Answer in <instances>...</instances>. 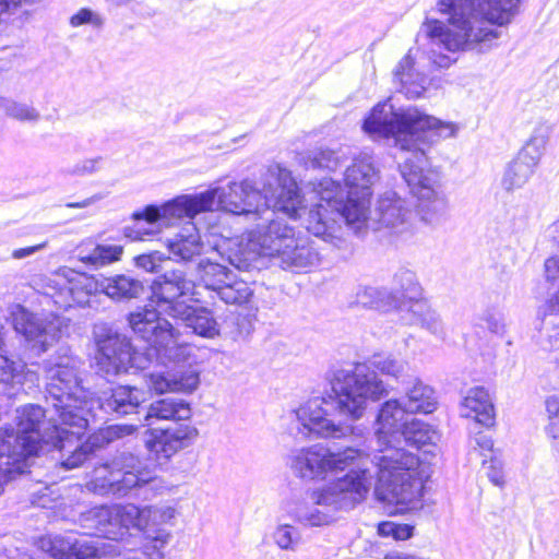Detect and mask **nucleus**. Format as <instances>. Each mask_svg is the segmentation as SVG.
I'll use <instances>...</instances> for the list:
<instances>
[{
  "label": "nucleus",
  "mask_w": 559,
  "mask_h": 559,
  "mask_svg": "<svg viewBox=\"0 0 559 559\" xmlns=\"http://www.w3.org/2000/svg\"><path fill=\"white\" fill-rule=\"evenodd\" d=\"M38 547L52 559H100L119 555V545L104 539H81L50 535L38 540Z\"/></svg>",
  "instance_id": "nucleus-15"
},
{
  "label": "nucleus",
  "mask_w": 559,
  "mask_h": 559,
  "mask_svg": "<svg viewBox=\"0 0 559 559\" xmlns=\"http://www.w3.org/2000/svg\"><path fill=\"white\" fill-rule=\"evenodd\" d=\"M301 201L297 187H280V192L275 194L269 190L262 192L249 179L230 181L226 187L178 195L162 204H148L133 212L134 224L123 227L122 231L131 241L144 240L147 236L159 234L175 218L192 219L200 213L217 209L246 219H263L250 231L249 239L263 254L276 255L295 233L294 227L280 214L297 219Z\"/></svg>",
  "instance_id": "nucleus-1"
},
{
  "label": "nucleus",
  "mask_w": 559,
  "mask_h": 559,
  "mask_svg": "<svg viewBox=\"0 0 559 559\" xmlns=\"http://www.w3.org/2000/svg\"><path fill=\"white\" fill-rule=\"evenodd\" d=\"M393 281L394 289L365 287L357 294L358 302L383 313H396L403 306L421 299V286L413 271L401 269Z\"/></svg>",
  "instance_id": "nucleus-12"
},
{
  "label": "nucleus",
  "mask_w": 559,
  "mask_h": 559,
  "mask_svg": "<svg viewBox=\"0 0 559 559\" xmlns=\"http://www.w3.org/2000/svg\"><path fill=\"white\" fill-rule=\"evenodd\" d=\"M197 436L198 429L186 424L176 423L174 427L148 428L143 433L147 460L162 467L179 450L189 447Z\"/></svg>",
  "instance_id": "nucleus-16"
},
{
  "label": "nucleus",
  "mask_w": 559,
  "mask_h": 559,
  "mask_svg": "<svg viewBox=\"0 0 559 559\" xmlns=\"http://www.w3.org/2000/svg\"><path fill=\"white\" fill-rule=\"evenodd\" d=\"M133 264L136 269L152 274H162L169 265L174 264L170 255L164 252L152 250L133 257Z\"/></svg>",
  "instance_id": "nucleus-33"
},
{
  "label": "nucleus",
  "mask_w": 559,
  "mask_h": 559,
  "mask_svg": "<svg viewBox=\"0 0 559 559\" xmlns=\"http://www.w3.org/2000/svg\"><path fill=\"white\" fill-rule=\"evenodd\" d=\"M376 212L379 223L388 228H396L404 224L411 214L405 201L395 192H385L378 200Z\"/></svg>",
  "instance_id": "nucleus-29"
},
{
  "label": "nucleus",
  "mask_w": 559,
  "mask_h": 559,
  "mask_svg": "<svg viewBox=\"0 0 559 559\" xmlns=\"http://www.w3.org/2000/svg\"><path fill=\"white\" fill-rule=\"evenodd\" d=\"M361 130L372 139H393L395 145L408 154L399 165V171L409 193L419 201L425 221H431L428 215L444 210V199L428 171L427 150L440 140L455 136L457 128L454 123L440 120L415 106L395 109L384 100L370 109L362 119Z\"/></svg>",
  "instance_id": "nucleus-2"
},
{
  "label": "nucleus",
  "mask_w": 559,
  "mask_h": 559,
  "mask_svg": "<svg viewBox=\"0 0 559 559\" xmlns=\"http://www.w3.org/2000/svg\"><path fill=\"white\" fill-rule=\"evenodd\" d=\"M116 515L119 518L121 525L126 528H141L143 526L141 511L134 504L118 508L116 510Z\"/></svg>",
  "instance_id": "nucleus-40"
},
{
  "label": "nucleus",
  "mask_w": 559,
  "mask_h": 559,
  "mask_svg": "<svg viewBox=\"0 0 559 559\" xmlns=\"http://www.w3.org/2000/svg\"><path fill=\"white\" fill-rule=\"evenodd\" d=\"M300 538L298 530L289 524L280 525L275 533V543L282 549H293Z\"/></svg>",
  "instance_id": "nucleus-39"
},
{
  "label": "nucleus",
  "mask_w": 559,
  "mask_h": 559,
  "mask_svg": "<svg viewBox=\"0 0 559 559\" xmlns=\"http://www.w3.org/2000/svg\"><path fill=\"white\" fill-rule=\"evenodd\" d=\"M461 416L472 418L475 424L485 428L495 425V406L489 392L484 386H474L468 390L461 403Z\"/></svg>",
  "instance_id": "nucleus-23"
},
{
  "label": "nucleus",
  "mask_w": 559,
  "mask_h": 559,
  "mask_svg": "<svg viewBox=\"0 0 559 559\" xmlns=\"http://www.w3.org/2000/svg\"><path fill=\"white\" fill-rule=\"evenodd\" d=\"M480 323H476V328L484 329L485 326L492 334H500L503 331L504 324L501 316L491 309H486L479 318Z\"/></svg>",
  "instance_id": "nucleus-42"
},
{
  "label": "nucleus",
  "mask_w": 559,
  "mask_h": 559,
  "mask_svg": "<svg viewBox=\"0 0 559 559\" xmlns=\"http://www.w3.org/2000/svg\"><path fill=\"white\" fill-rule=\"evenodd\" d=\"M302 521L309 526H321L329 523V515L318 509H313L304 515Z\"/></svg>",
  "instance_id": "nucleus-45"
},
{
  "label": "nucleus",
  "mask_w": 559,
  "mask_h": 559,
  "mask_svg": "<svg viewBox=\"0 0 559 559\" xmlns=\"http://www.w3.org/2000/svg\"><path fill=\"white\" fill-rule=\"evenodd\" d=\"M525 0H438L436 11L447 16V22L426 16L416 35L419 48L436 47L448 52L473 50L498 39L497 28L476 23L506 27L520 14Z\"/></svg>",
  "instance_id": "nucleus-5"
},
{
  "label": "nucleus",
  "mask_w": 559,
  "mask_h": 559,
  "mask_svg": "<svg viewBox=\"0 0 559 559\" xmlns=\"http://www.w3.org/2000/svg\"><path fill=\"white\" fill-rule=\"evenodd\" d=\"M558 335H559V332H558ZM556 342H559V338H556Z\"/></svg>",
  "instance_id": "nucleus-52"
},
{
  "label": "nucleus",
  "mask_w": 559,
  "mask_h": 559,
  "mask_svg": "<svg viewBox=\"0 0 559 559\" xmlns=\"http://www.w3.org/2000/svg\"><path fill=\"white\" fill-rule=\"evenodd\" d=\"M428 53V59L436 70L448 69L456 59H452L444 50L436 47L425 49Z\"/></svg>",
  "instance_id": "nucleus-43"
},
{
  "label": "nucleus",
  "mask_w": 559,
  "mask_h": 559,
  "mask_svg": "<svg viewBox=\"0 0 559 559\" xmlns=\"http://www.w3.org/2000/svg\"><path fill=\"white\" fill-rule=\"evenodd\" d=\"M415 60L408 52L394 69V80L399 82V91L403 93L407 98L416 99L424 95L426 92L425 82L426 79L415 73L414 71Z\"/></svg>",
  "instance_id": "nucleus-27"
},
{
  "label": "nucleus",
  "mask_w": 559,
  "mask_h": 559,
  "mask_svg": "<svg viewBox=\"0 0 559 559\" xmlns=\"http://www.w3.org/2000/svg\"><path fill=\"white\" fill-rule=\"evenodd\" d=\"M415 526L408 523L383 521L378 525V534L382 537H392L395 540H407L414 536Z\"/></svg>",
  "instance_id": "nucleus-37"
},
{
  "label": "nucleus",
  "mask_w": 559,
  "mask_h": 559,
  "mask_svg": "<svg viewBox=\"0 0 559 559\" xmlns=\"http://www.w3.org/2000/svg\"><path fill=\"white\" fill-rule=\"evenodd\" d=\"M405 364L392 355L374 354L354 369H335L328 373L331 393L311 397L297 412V418L310 433L323 438H343L352 433V426L335 421L337 415L359 419L367 402L379 401L386 390L377 373L399 379Z\"/></svg>",
  "instance_id": "nucleus-4"
},
{
  "label": "nucleus",
  "mask_w": 559,
  "mask_h": 559,
  "mask_svg": "<svg viewBox=\"0 0 559 559\" xmlns=\"http://www.w3.org/2000/svg\"><path fill=\"white\" fill-rule=\"evenodd\" d=\"M97 200H100V195H93L91 198H87L81 202H69L66 204L69 209H84L96 202Z\"/></svg>",
  "instance_id": "nucleus-48"
},
{
  "label": "nucleus",
  "mask_w": 559,
  "mask_h": 559,
  "mask_svg": "<svg viewBox=\"0 0 559 559\" xmlns=\"http://www.w3.org/2000/svg\"><path fill=\"white\" fill-rule=\"evenodd\" d=\"M59 276H63L67 281V283L71 286H68L67 287V290L69 293H72V290L74 289L75 286L72 285L73 281H74V276L76 275V273L71 270V269H61L58 273Z\"/></svg>",
  "instance_id": "nucleus-49"
},
{
  "label": "nucleus",
  "mask_w": 559,
  "mask_h": 559,
  "mask_svg": "<svg viewBox=\"0 0 559 559\" xmlns=\"http://www.w3.org/2000/svg\"><path fill=\"white\" fill-rule=\"evenodd\" d=\"M393 400L397 402L402 409H405V415H414L416 413L430 414L436 409L437 405L433 389L417 379L411 388L406 389V396L404 399Z\"/></svg>",
  "instance_id": "nucleus-25"
},
{
  "label": "nucleus",
  "mask_w": 559,
  "mask_h": 559,
  "mask_svg": "<svg viewBox=\"0 0 559 559\" xmlns=\"http://www.w3.org/2000/svg\"><path fill=\"white\" fill-rule=\"evenodd\" d=\"M167 249L174 263L197 264L202 259L204 243L195 224L187 223L173 238H168Z\"/></svg>",
  "instance_id": "nucleus-19"
},
{
  "label": "nucleus",
  "mask_w": 559,
  "mask_h": 559,
  "mask_svg": "<svg viewBox=\"0 0 559 559\" xmlns=\"http://www.w3.org/2000/svg\"><path fill=\"white\" fill-rule=\"evenodd\" d=\"M195 272L200 284L213 294L211 295L212 298H215L218 290H221L226 283L228 284L230 278H234L235 273L229 266L212 261L209 258L200 259L197 262Z\"/></svg>",
  "instance_id": "nucleus-24"
},
{
  "label": "nucleus",
  "mask_w": 559,
  "mask_h": 559,
  "mask_svg": "<svg viewBox=\"0 0 559 559\" xmlns=\"http://www.w3.org/2000/svg\"><path fill=\"white\" fill-rule=\"evenodd\" d=\"M128 559H134V558L129 557Z\"/></svg>",
  "instance_id": "nucleus-53"
},
{
  "label": "nucleus",
  "mask_w": 559,
  "mask_h": 559,
  "mask_svg": "<svg viewBox=\"0 0 559 559\" xmlns=\"http://www.w3.org/2000/svg\"><path fill=\"white\" fill-rule=\"evenodd\" d=\"M17 414L16 429L10 425L0 429V495L11 480L27 472L32 457L43 451L64 449L85 433L51 424L46 420L45 409L36 404L19 408Z\"/></svg>",
  "instance_id": "nucleus-8"
},
{
  "label": "nucleus",
  "mask_w": 559,
  "mask_h": 559,
  "mask_svg": "<svg viewBox=\"0 0 559 559\" xmlns=\"http://www.w3.org/2000/svg\"><path fill=\"white\" fill-rule=\"evenodd\" d=\"M545 274L547 281L555 282L559 280V257L549 258L545 261ZM547 311H559V288L546 305Z\"/></svg>",
  "instance_id": "nucleus-38"
},
{
  "label": "nucleus",
  "mask_w": 559,
  "mask_h": 559,
  "mask_svg": "<svg viewBox=\"0 0 559 559\" xmlns=\"http://www.w3.org/2000/svg\"><path fill=\"white\" fill-rule=\"evenodd\" d=\"M372 475L368 468H352L344 476L316 491L313 499L319 506L335 510L352 509L369 492Z\"/></svg>",
  "instance_id": "nucleus-14"
},
{
  "label": "nucleus",
  "mask_w": 559,
  "mask_h": 559,
  "mask_svg": "<svg viewBox=\"0 0 559 559\" xmlns=\"http://www.w3.org/2000/svg\"><path fill=\"white\" fill-rule=\"evenodd\" d=\"M283 269L300 272L319 262V252L307 238L295 237V233L276 254Z\"/></svg>",
  "instance_id": "nucleus-22"
},
{
  "label": "nucleus",
  "mask_w": 559,
  "mask_h": 559,
  "mask_svg": "<svg viewBox=\"0 0 559 559\" xmlns=\"http://www.w3.org/2000/svg\"><path fill=\"white\" fill-rule=\"evenodd\" d=\"M396 314L402 325H420L438 338L443 340L445 336L444 325L439 313L431 309L424 298L403 306Z\"/></svg>",
  "instance_id": "nucleus-20"
},
{
  "label": "nucleus",
  "mask_w": 559,
  "mask_h": 559,
  "mask_svg": "<svg viewBox=\"0 0 559 559\" xmlns=\"http://www.w3.org/2000/svg\"><path fill=\"white\" fill-rule=\"evenodd\" d=\"M378 174L372 156L361 153L346 168L344 186L331 178H323L318 185L319 202L308 213V233L328 241L340 228L337 218L343 219L356 234L365 229Z\"/></svg>",
  "instance_id": "nucleus-6"
},
{
  "label": "nucleus",
  "mask_w": 559,
  "mask_h": 559,
  "mask_svg": "<svg viewBox=\"0 0 559 559\" xmlns=\"http://www.w3.org/2000/svg\"><path fill=\"white\" fill-rule=\"evenodd\" d=\"M40 246H31V247H24L15 249L12 253V257L14 259H24L26 257H29L37 252L39 250Z\"/></svg>",
  "instance_id": "nucleus-47"
},
{
  "label": "nucleus",
  "mask_w": 559,
  "mask_h": 559,
  "mask_svg": "<svg viewBox=\"0 0 559 559\" xmlns=\"http://www.w3.org/2000/svg\"><path fill=\"white\" fill-rule=\"evenodd\" d=\"M376 435L381 447L372 462L377 466L376 495L385 503L396 504L402 512L423 508L425 486L419 476V459L392 445L403 439L405 444L420 450L435 444L437 431L429 424L405 415L394 400L385 401L376 418Z\"/></svg>",
  "instance_id": "nucleus-3"
},
{
  "label": "nucleus",
  "mask_w": 559,
  "mask_h": 559,
  "mask_svg": "<svg viewBox=\"0 0 559 559\" xmlns=\"http://www.w3.org/2000/svg\"><path fill=\"white\" fill-rule=\"evenodd\" d=\"M122 252L123 247L120 245H96L93 251L84 257L83 261L86 264L93 265L95 267L104 266L119 261Z\"/></svg>",
  "instance_id": "nucleus-35"
},
{
  "label": "nucleus",
  "mask_w": 559,
  "mask_h": 559,
  "mask_svg": "<svg viewBox=\"0 0 559 559\" xmlns=\"http://www.w3.org/2000/svg\"><path fill=\"white\" fill-rule=\"evenodd\" d=\"M545 406L548 413L549 423L556 420L559 417V397L556 395L547 397Z\"/></svg>",
  "instance_id": "nucleus-46"
},
{
  "label": "nucleus",
  "mask_w": 559,
  "mask_h": 559,
  "mask_svg": "<svg viewBox=\"0 0 559 559\" xmlns=\"http://www.w3.org/2000/svg\"><path fill=\"white\" fill-rule=\"evenodd\" d=\"M194 286L182 266L171 264L148 285V298L157 309L145 306L127 317L133 334L150 344L162 362L181 360L189 355V345L179 342L178 331L160 312L171 318L183 314L192 301Z\"/></svg>",
  "instance_id": "nucleus-7"
},
{
  "label": "nucleus",
  "mask_w": 559,
  "mask_h": 559,
  "mask_svg": "<svg viewBox=\"0 0 559 559\" xmlns=\"http://www.w3.org/2000/svg\"><path fill=\"white\" fill-rule=\"evenodd\" d=\"M546 143L547 136L543 133H534L530 138L506 169L501 182L504 190L512 191L526 183L544 154Z\"/></svg>",
  "instance_id": "nucleus-18"
},
{
  "label": "nucleus",
  "mask_w": 559,
  "mask_h": 559,
  "mask_svg": "<svg viewBox=\"0 0 559 559\" xmlns=\"http://www.w3.org/2000/svg\"><path fill=\"white\" fill-rule=\"evenodd\" d=\"M0 108L9 117L20 121H37L40 117L38 110L34 107L7 97H0Z\"/></svg>",
  "instance_id": "nucleus-36"
},
{
  "label": "nucleus",
  "mask_w": 559,
  "mask_h": 559,
  "mask_svg": "<svg viewBox=\"0 0 559 559\" xmlns=\"http://www.w3.org/2000/svg\"><path fill=\"white\" fill-rule=\"evenodd\" d=\"M489 480L496 486H502L504 484L503 476L499 471L492 469L488 473Z\"/></svg>",
  "instance_id": "nucleus-50"
},
{
  "label": "nucleus",
  "mask_w": 559,
  "mask_h": 559,
  "mask_svg": "<svg viewBox=\"0 0 559 559\" xmlns=\"http://www.w3.org/2000/svg\"><path fill=\"white\" fill-rule=\"evenodd\" d=\"M147 345V356H143L135 350L128 337L118 333H108L97 341L99 367L107 376L136 373L139 370H144L146 368L145 364L154 357L158 365L167 367L169 364H174L176 368L145 373L146 384L151 391L156 394L168 392L192 393L198 389L200 372L190 366L179 365L190 357V346L189 355L186 358L162 362L152 352L151 345Z\"/></svg>",
  "instance_id": "nucleus-9"
},
{
  "label": "nucleus",
  "mask_w": 559,
  "mask_h": 559,
  "mask_svg": "<svg viewBox=\"0 0 559 559\" xmlns=\"http://www.w3.org/2000/svg\"><path fill=\"white\" fill-rule=\"evenodd\" d=\"M110 442L103 431L94 432L87 439L76 445L71 454L61 463L66 471H71L82 466L86 461L91 460L96 451L105 448Z\"/></svg>",
  "instance_id": "nucleus-31"
},
{
  "label": "nucleus",
  "mask_w": 559,
  "mask_h": 559,
  "mask_svg": "<svg viewBox=\"0 0 559 559\" xmlns=\"http://www.w3.org/2000/svg\"><path fill=\"white\" fill-rule=\"evenodd\" d=\"M103 292L115 301H128L143 296L146 292V287L139 278L119 274L105 278Z\"/></svg>",
  "instance_id": "nucleus-28"
},
{
  "label": "nucleus",
  "mask_w": 559,
  "mask_h": 559,
  "mask_svg": "<svg viewBox=\"0 0 559 559\" xmlns=\"http://www.w3.org/2000/svg\"><path fill=\"white\" fill-rule=\"evenodd\" d=\"M173 318L182 320L186 326L199 336L213 338L219 334V325L207 308H197L189 302L183 314L174 316Z\"/></svg>",
  "instance_id": "nucleus-30"
},
{
  "label": "nucleus",
  "mask_w": 559,
  "mask_h": 559,
  "mask_svg": "<svg viewBox=\"0 0 559 559\" xmlns=\"http://www.w3.org/2000/svg\"><path fill=\"white\" fill-rule=\"evenodd\" d=\"M307 169L334 171L338 166V157L330 148L317 147L306 152L301 157Z\"/></svg>",
  "instance_id": "nucleus-34"
},
{
  "label": "nucleus",
  "mask_w": 559,
  "mask_h": 559,
  "mask_svg": "<svg viewBox=\"0 0 559 559\" xmlns=\"http://www.w3.org/2000/svg\"><path fill=\"white\" fill-rule=\"evenodd\" d=\"M191 415L192 412L190 403L186 400L164 397L150 404L144 419L148 425H151L153 419L180 421L189 419Z\"/></svg>",
  "instance_id": "nucleus-26"
},
{
  "label": "nucleus",
  "mask_w": 559,
  "mask_h": 559,
  "mask_svg": "<svg viewBox=\"0 0 559 559\" xmlns=\"http://www.w3.org/2000/svg\"><path fill=\"white\" fill-rule=\"evenodd\" d=\"M477 444L485 450H491L493 447V442L490 438H487L486 436H480L476 438Z\"/></svg>",
  "instance_id": "nucleus-51"
},
{
  "label": "nucleus",
  "mask_w": 559,
  "mask_h": 559,
  "mask_svg": "<svg viewBox=\"0 0 559 559\" xmlns=\"http://www.w3.org/2000/svg\"><path fill=\"white\" fill-rule=\"evenodd\" d=\"M14 331L37 356L47 352L59 340L61 330L53 321L33 313L23 305H16L11 312Z\"/></svg>",
  "instance_id": "nucleus-17"
},
{
  "label": "nucleus",
  "mask_w": 559,
  "mask_h": 559,
  "mask_svg": "<svg viewBox=\"0 0 559 559\" xmlns=\"http://www.w3.org/2000/svg\"><path fill=\"white\" fill-rule=\"evenodd\" d=\"M361 451L345 447L342 451H332L320 444L300 449L292 459V467L301 478H323L329 472H341L361 456Z\"/></svg>",
  "instance_id": "nucleus-13"
},
{
  "label": "nucleus",
  "mask_w": 559,
  "mask_h": 559,
  "mask_svg": "<svg viewBox=\"0 0 559 559\" xmlns=\"http://www.w3.org/2000/svg\"><path fill=\"white\" fill-rule=\"evenodd\" d=\"M253 296V289L249 283L242 278H239L238 274L234 273V278L228 281L221 290H218L217 297L226 305L241 306L251 300Z\"/></svg>",
  "instance_id": "nucleus-32"
},
{
  "label": "nucleus",
  "mask_w": 559,
  "mask_h": 559,
  "mask_svg": "<svg viewBox=\"0 0 559 559\" xmlns=\"http://www.w3.org/2000/svg\"><path fill=\"white\" fill-rule=\"evenodd\" d=\"M49 382L46 385L47 401H50L62 425L85 432L92 414L86 407L85 391L75 362L62 357L47 369Z\"/></svg>",
  "instance_id": "nucleus-10"
},
{
  "label": "nucleus",
  "mask_w": 559,
  "mask_h": 559,
  "mask_svg": "<svg viewBox=\"0 0 559 559\" xmlns=\"http://www.w3.org/2000/svg\"><path fill=\"white\" fill-rule=\"evenodd\" d=\"M70 24L73 27H79L87 24L99 27L103 25V20L92 9L82 8L70 17Z\"/></svg>",
  "instance_id": "nucleus-41"
},
{
  "label": "nucleus",
  "mask_w": 559,
  "mask_h": 559,
  "mask_svg": "<svg viewBox=\"0 0 559 559\" xmlns=\"http://www.w3.org/2000/svg\"><path fill=\"white\" fill-rule=\"evenodd\" d=\"M95 487L102 495L124 497L134 491L136 496L143 495L145 499L160 495L169 488L155 468L131 453H123L119 461L106 468V475L96 478Z\"/></svg>",
  "instance_id": "nucleus-11"
},
{
  "label": "nucleus",
  "mask_w": 559,
  "mask_h": 559,
  "mask_svg": "<svg viewBox=\"0 0 559 559\" xmlns=\"http://www.w3.org/2000/svg\"><path fill=\"white\" fill-rule=\"evenodd\" d=\"M145 392L134 385H117L110 390L108 396L99 401V407L107 414L122 417L138 413Z\"/></svg>",
  "instance_id": "nucleus-21"
},
{
  "label": "nucleus",
  "mask_w": 559,
  "mask_h": 559,
  "mask_svg": "<svg viewBox=\"0 0 559 559\" xmlns=\"http://www.w3.org/2000/svg\"><path fill=\"white\" fill-rule=\"evenodd\" d=\"M102 160V157L85 159L74 165L67 173L72 176H86L92 175L97 170V164Z\"/></svg>",
  "instance_id": "nucleus-44"
}]
</instances>
